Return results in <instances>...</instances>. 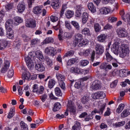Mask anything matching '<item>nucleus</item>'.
<instances>
[{"mask_svg":"<svg viewBox=\"0 0 130 130\" xmlns=\"http://www.w3.org/2000/svg\"><path fill=\"white\" fill-rule=\"evenodd\" d=\"M118 37L120 38H125L127 37V32L124 28H120L117 30Z\"/></svg>","mask_w":130,"mask_h":130,"instance_id":"7","label":"nucleus"},{"mask_svg":"<svg viewBox=\"0 0 130 130\" xmlns=\"http://www.w3.org/2000/svg\"><path fill=\"white\" fill-rule=\"evenodd\" d=\"M81 33L85 36H91V33H90V29L88 28H84L83 29Z\"/></svg>","mask_w":130,"mask_h":130,"instance_id":"34","label":"nucleus"},{"mask_svg":"<svg viewBox=\"0 0 130 130\" xmlns=\"http://www.w3.org/2000/svg\"><path fill=\"white\" fill-rule=\"evenodd\" d=\"M45 53L50 56H54L56 54V50L52 47H48L45 49Z\"/></svg>","mask_w":130,"mask_h":130,"instance_id":"4","label":"nucleus"},{"mask_svg":"<svg viewBox=\"0 0 130 130\" xmlns=\"http://www.w3.org/2000/svg\"><path fill=\"white\" fill-rule=\"evenodd\" d=\"M25 26L27 28L34 29L36 28V20L35 19H27L25 21Z\"/></svg>","mask_w":130,"mask_h":130,"instance_id":"5","label":"nucleus"},{"mask_svg":"<svg viewBox=\"0 0 130 130\" xmlns=\"http://www.w3.org/2000/svg\"><path fill=\"white\" fill-rule=\"evenodd\" d=\"M7 76L9 79H12V77H14V70L13 69H10L9 70Z\"/></svg>","mask_w":130,"mask_h":130,"instance_id":"50","label":"nucleus"},{"mask_svg":"<svg viewBox=\"0 0 130 130\" xmlns=\"http://www.w3.org/2000/svg\"><path fill=\"white\" fill-rule=\"evenodd\" d=\"M74 14V11L68 10L65 13V16L67 19H72Z\"/></svg>","mask_w":130,"mask_h":130,"instance_id":"25","label":"nucleus"},{"mask_svg":"<svg viewBox=\"0 0 130 130\" xmlns=\"http://www.w3.org/2000/svg\"><path fill=\"white\" fill-rule=\"evenodd\" d=\"M34 2H35V0H27V4L29 9L32 8V5L34 4Z\"/></svg>","mask_w":130,"mask_h":130,"instance_id":"63","label":"nucleus"},{"mask_svg":"<svg viewBox=\"0 0 130 130\" xmlns=\"http://www.w3.org/2000/svg\"><path fill=\"white\" fill-rule=\"evenodd\" d=\"M130 115V109H126L123 111V112L121 113V118H125V117H127L128 115Z\"/></svg>","mask_w":130,"mask_h":130,"instance_id":"24","label":"nucleus"},{"mask_svg":"<svg viewBox=\"0 0 130 130\" xmlns=\"http://www.w3.org/2000/svg\"><path fill=\"white\" fill-rule=\"evenodd\" d=\"M91 119H93V116L92 115V114H89L88 115L86 116L84 120L85 121H89Z\"/></svg>","mask_w":130,"mask_h":130,"instance_id":"57","label":"nucleus"},{"mask_svg":"<svg viewBox=\"0 0 130 130\" xmlns=\"http://www.w3.org/2000/svg\"><path fill=\"white\" fill-rule=\"evenodd\" d=\"M40 99L42 102H45L47 100V94H44L40 96Z\"/></svg>","mask_w":130,"mask_h":130,"instance_id":"55","label":"nucleus"},{"mask_svg":"<svg viewBox=\"0 0 130 130\" xmlns=\"http://www.w3.org/2000/svg\"><path fill=\"white\" fill-rule=\"evenodd\" d=\"M55 94L56 96L57 97H61L62 96V92H61V90L59 87H56L54 89Z\"/></svg>","mask_w":130,"mask_h":130,"instance_id":"35","label":"nucleus"},{"mask_svg":"<svg viewBox=\"0 0 130 130\" xmlns=\"http://www.w3.org/2000/svg\"><path fill=\"white\" fill-rule=\"evenodd\" d=\"M82 11H83V5H79L76 6V11L75 12V16L79 18L82 15Z\"/></svg>","mask_w":130,"mask_h":130,"instance_id":"15","label":"nucleus"},{"mask_svg":"<svg viewBox=\"0 0 130 130\" xmlns=\"http://www.w3.org/2000/svg\"><path fill=\"white\" fill-rule=\"evenodd\" d=\"M111 50L115 54H118V52H119V47L116 45H113L111 48Z\"/></svg>","mask_w":130,"mask_h":130,"instance_id":"40","label":"nucleus"},{"mask_svg":"<svg viewBox=\"0 0 130 130\" xmlns=\"http://www.w3.org/2000/svg\"><path fill=\"white\" fill-rule=\"evenodd\" d=\"M97 39L99 42L104 43L106 41V39H107V35L104 34H101L98 36Z\"/></svg>","mask_w":130,"mask_h":130,"instance_id":"17","label":"nucleus"},{"mask_svg":"<svg viewBox=\"0 0 130 130\" xmlns=\"http://www.w3.org/2000/svg\"><path fill=\"white\" fill-rule=\"evenodd\" d=\"M93 99H103L106 96V94L103 91H98L92 95Z\"/></svg>","mask_w":130,"mask_h":130,"instance_id":"9","label":"nucleus"},{"mask_svg":"<svg viewBox=\"0 0 130 130\" xmlns=\"http://www.w3.org/2000/svg\"><path fill=\"white\" fill-rule=\"evenodd\" d=\"M83 40V35L81 34H77L75 35L73 45L76 47Z\"/></svg>","mask_w":130,"mask_h":130,"instance_id":"8","label":"nucleus"},{"mask_svg":"<svg viewBox=\"0 0 130 130\" xmlns=\"http://www.w3.org/2000/svg\"><path fill=\"white\" fill-rule=\"evenodd\" d=\"M60 3L59 0H53L51 3V6L54 10H57L59 9V6Z\"/></svg>","mask_w":130,"mask_h":130,"instance_id":"18","label":"nucleus"},{"mask_svg":"<svg viewBox=\"0 0 130 130\" xmlns=\"http://www.w3.org/2000/svg\"><path fill=\"white\" fill-rule=\"evenodd\" d=\"M13 20L12 19H8L5 24L6 29H9L11 28V26H13Z\"/></svg>","mask_w":130,"mask_h":130,"instance_id":"38","label":"nucleus"},{"mask_svg":"<svg viewBox=\"0 0 130 130\" xmlns=\"http://www.w3.org/2000/svg\"><path fill=\"white\" fill-rule=\"evenodd\" d=\"M71 24L74 26V27L76 29V30H80V25H79V23L76 21H72Z\"/></svg>","mask_w":130,"mask_h":130,"instance_id":"47","label":"nucleus"},{"mask_svg":"<svg viewBox=\"0 0 130 130\" xmlns=\"http://www.w3.org/2000/svg\"><path fill=\"white\" fill-rule=\"evenodd\" d=\"M101 15H107L110 13V9L107 7H102L100 9Z\"/></svg>","mask_w":130,"mask_h":130,"instance_id":"23","label":"nucleus"},{"mask_svg":"<svg viewBox=\"0 0 130 130\" xmlns=\"http://www.w3.org/2000/svg\"><path fill=\"white\" fill-rule=\"evenodd\" d=\"M117 83H118V81L117 80L113 81L112 83H111L110 84L111 88H115V87L117 86Z\"/></svg>","mask_w":130,"mask_h":130,"instance_id":"56","label":"nucleus"},{"mask_svg":"<svg viewBox=\"0 0 130 130\" xmlns=\"http://www.w3.org/2000/svg\"><path fill=\"white\" fill-rule=\"evenodd\" d=\"M100 86H101V84H100V81L98 80H94L92 82L91 87L93 90H98V89L100 88Z\"/></svg>","mask_w":130,"mask_h":130,"instance_id":"19","label":"nucleus"},{"mask_svg":"<svg viewBox=\"0 0 130 130\" xmlns=\"http://www.w3.org/2000/svg\"><path fill=\"white\" fill-rule=\"evenodd\" d=\"M15 21L16 23L20 24V23H22L23 22V19H22V18L20 17L16 16L15 17Z\"/></svg>","mask_w":130,"mask_h":130,"instance_id":"54","label":"nucleus"},{"mask_svg":"<svg viewBox=\"0 0 130 130\" xmlns=\"http://www.w3.org/2000/svg\"><path fill=\"white\" fill-rule=\"evenodd\" d=\"M20 125L21 129L22 130H29L28 125L25 123L23 121H21L20 122Z\"/></svg>","mask_w":130,"mask_h":130,"instance_id":"37","label":"nucleus"},{"mask_svg":"<svg viewBox=\"0 0 130 130\" xmlns=\"http://www.w3.org/2000/svg\"><path fill=\"white\" fill-rule=\"evenodd\" d=\"M35 55L32 52H29L28 56L24 58L25 61L26 65L29 70L34 68V62H33V59L35 58Z\"/></svg>","mask_w":130,"mask_h":130,"instance_id":"1","label":"nucleus"},{"mask_svg":"<svg viewBox=\"0 0 130 130\" xmlns=\"http://www.w3.org/2000/svg\"><path fill=\"white\" fill-rule=\"evenodd\" d=\"M82 20L83 24H86L87 21L89 20V14L87 12H84L82 14Z\"/></svg>","mask_w":130,"mask_h":130,"instance_id":"26","label":"nucleus"},{"mask_svg":"<svg viewBox=\"0 0 130 130\" xmlns=\"http://www.w3.org/2000/svg\"><path fill=\"white\" fill-rule=\"evenodd\" d=\"M103 53H104V47L100 44H96L95 45V58L98 59Z\"/></svg>","mask_w":130,"mask_h":130,"instance_id":"2","label":"nucleus"},{"mask_svg":"<svg viewBox=\"0 0 130 130\" xmlns=\"http://www.w3.org/2000/svg\"><path fill=\"white\" fill-rule=\"evenodd\" d=\"M72 129L73 130H80L81 129V122L76 121L75 124L72 126Z\"/></svg>","mask_w":130,"mask_h":130,"instance_id":"30","label":"nucleus"},{"mask_svg":"<svg viewBox=\"0 0 130 130\" xmlns=\"http://www.w3.org/2000/svg\"><path fill=\"white\" fill-rule=\"evenodd\" d=\"M129 53V49L128 48L124 47L122 49L121 52L120 53V57L123 58L126 56V54Z\"/></svg>","mask_w":130,"mask_h":130,"instance_id":"16","label":"nucleus"},{"mask_svg":"<svg viewBox=\"0 0 130 130\" xmlns=\"http://www.w3.org/2000/svg\"><path fill=\"white\" fill-rule=\"evenodd\" d=\"M66 5L62 6V8L60 10V17H62L63 16V14H64V11H66Z\"/></svg>","mask_w":130,"mask_h":130,"instance_id":"61","label":"nucleus"},{"mask_svg":"<svg viewBox=\"0 0 130 130\" xmlns=\"http://www.w3.org/2000/svg\"><path fill=\"white\" fill-rule=\"evenodd\" d=\"M21 45H22V41L21 40H19L17 42H16L15 48L17 49H20Z\"/></svg>","mask_w":130,"mask_h":130,"instance_id":"52","label":"nucleus"},{"mask_svg":"<svg viewBox=\"0 0 130 130\" xmlns=\"http://www.w3.org/2000/svg\"><path fill=\"white\" fill-rule=\"evenodd\" d=\"M6 36L9 39H14V30L12 28H6Z\"/></svg>","mask_w":130,"mask_h":130,"instance_id":"14","label":"nucleus"},{"mask_svg":"<svg viewBox=\"0 0 130 130\" xmlns=\"http://www.w3.org/2000/svg\"><path fill=\"white\" fill-rule=\"evenodd\" d=\"M90 99L89 98V96L88 95H85L82 99H81V102L82 104H88L89 103V101Z\"/></svg>","mask_w":130,"mask_h":130,"instance_id":"32","label":"nucleus"},{"mask_svg":"<svg viewBox=\"0 0 130 130\" xmlns=\"http://www.w3.org/2000/svg\"><path fill=\"white\" fill-rule=\"evenodd\" d=\"M60 108H61V105L60 103L58 102L55 103L53 108V111H54V112H56V111H58Z\"/></svg>","mask_w":130,"mask_h":130,"instance_id":"31","label":"nucleus"},{"mask_svg":"<svg viewBox=\"0 0 130 130\" xmlns=\"http://www.w3.org/2000/svg\"><path fill=\"white\" fill-rule=\"evenodd\" d=\"M124 108V105L123 104H120L118 108L116 109V112L117 113H120L121 112L122 110H123Z\"/></svg>","mask_w":130,"mask_h":130,"instance_id":"43","label":"nucleus"},{"mask_svg":"<svg viewBox=\"0 0 130 130\" xmlns=\"http://www.w3.org/2000/svg\"><path fill=\"white\" fill-rule=\"evenodd\" d=\"M89 69L84 70V69H80V73L81 75H87L89 74Z\"/></svg>","mask_w":130,"mask_h":130,"instance_id":"53","label":"nucleus"},{"mask_svg":"<svg viewBox=\"0 0 130 130\" xmlns=\"http://www.w3.org/2000/svg\"><path fill=\"white\" fill-rule=\"evenodd\" d=\"M44 91V87L43 86H40V88L38 89L36 94L38 95L43 94Z\"/></svg>","mask_w":130,"mask_h":130,"instance_id":"48","label":"nucleus"},{"mask_svg":"<svg viewBox=\"0 0 130 130\" xmlns=\"http://www.w3.org/2000/svg\"><path fill=\"white\" fill-rule=\"evenodd\" d=\"M80 64L82 67H86L89 64V61L87 60H82L80 62Z\"/></svg>","mask_w":130,"mask_h":130,"instance_id":"51","label":"nucleus"},{"mask_svg":"<svg viewBox=\"0 0 130 130\" xmlns=\"http://www.w3.org/2000/svg\"><path fill=\"white\" fill-rule=\"evenodd\" d=\"M56 77L59 82H63L66 80V76L61 74H57Z\"/></svg>","mask_w":130,"mask_h":130,"instance_id":"33","label":"nucleus"},{"mask_svg":"<svg viewBox=\"0 0 130 130\" xmlns=\"http://www.w3.org/2000/svg\"><path fill=\"white\" fill-rule=\"evenodd\" d=\"M109 49L107 48L105 52L106 59L108 62H111L112 61H116V59L114 58L109 52Z\"/></svg>","mask_w":130,"mask_h":130,"instance_id":"11","label":"nucleus"},{"mask_svg":"<svg viewBox=\"0 0 130 130\" xmlns=\"http://www.w3.org/2000/svg\"><path fill=\"white\" fill-rule=\"evenodd\" d=\"M67 107L69 110V113L71 115H77V108L73 105V103H68Z\"/></svg>","mask_w":130,"mask_h":130,"instance_id":"6","label":"nucleus"},{"mask_svg":"<svg viewBox=\"0 0 130 130\" xmlns=\"http://www.w3.org/2000/svg\"><path fill=\"white\" fill-rule=\"evenodd\" d=\"M105 107H106V103L102 104L101 105L99 110H97V109H94V110L92 111L91 114L93 115L95 113H101V114H103V112L104 111V110L105 109Z\"/></svg>","mask_w":130,"mask_h":130,"instance_id":"12","label":"nucleus"},{"mask_svg":"<svg viewBox=\"0 0 130 130\" xmlns=\"http://www.w3.org/2000/svg\"><path fill=\"white\" fill-rule=\"evenodd\" d=\"M9 42L7 40H1L0 41V50H4L8 46Z\"/></svg>","mask_w":130,"mask_h":130,"instance_id":"20","label":"nucleus"},{"mask_svg":"<svg viewBox=\"0 0 130 130\" xmlns=\"http://www.w3.org/2000/svg\"><path fill=\"white\" fill-rule=\"evenodd\" d=\"M70 72H71V73H72L73 74H80V73H81V69H80V68H79V67H73L70 69Z\"/></svg>","mask_w":130,"mask_h":130,"instance_id":"29","label":"nucleus"},{"mask_svg":"<svg viewBox=\"0 0 130 130\" xmlns=\"http://www.w3.org/2000/svg\"><path fill=\"white\" fill-rule=\"evenodd\" d=\"M124 124H125V121H122L121 122H116L114 125L115 127H120V126H123Z\"/></svg>","mask_w":130,"mask_h":130,"instance_id":"44","label":"nucleus"},{"mask_svg":"<svg viewBox=\"0 0 130 130\" xmlns=\"http://www.w3.org/2000/svg\"><path fill=\"white\" fill-rule=\"evenodd\" d=\"M35 69L38 72H44L45 71V66L42 63H36L35 66Z\"/></svg>","mask_w":130,"mask_h":130,"instance_id":"13","label":"nucleus"},{"mask_svg":"<svg viewBox=\"0 0 130 130\" xmlns=\"http://www.w3.org/2000/svg\"><path fill=\"white\" fill-rule=\"evenodd\" d=\"M36 56L37 57V58L41 60V61H42V60L44 59L43 54H42V52L40 51H37L36 52Z\"/></svg>","mask_w":130,"mask_h":130,"instance_id":"39","label":"nucleus"},{"mask_svg":"<svg viewBox=\"0 0 130 130\" xmlns=\"http://www.w3.org/2000/svg\"><path fill=\"white\" fill-rule=\"evenodd\" d=\"M123 20L125 22H127V25L130 26V15L129 14H126L125 15V18H123Z\"/></svg>","mask_w":130,"mask_h":130,"instance_id":"42","label":"nucleus"},{"mask_svg":"<svg viewBox=\"0 0 130 130\" xmlns=\"http://www.w3.org/2000/svg\"><path fill=\"white\" fill-rule=\"evenodd\" d=\"M32 12L35 15H40L42 13V9L40 6H36L34 7Z\"/></svg>","mask_w":130,"mask_h":130,"instance_id":"21","label":"nucleus"},{"mask_svg":"<svg viewBox=\"0 0 130 130\" xmlns=\"http://www.w3.org/2000/svg\"><path fill=\"white\" fill-rule=\"evenodd\" d=\"M119 76L121 78H125L127 76V70L124 69L119 71Z\"/></svg>","mask_w":130,"mask_h":130,"instance_id":"28","label":"nucleus"},{"mask_svg":"<svg viewBox=\"0 0 130 130\" xmlns=\"http://www.w3.org/2000/svg\"><path fill=\"white\" fill-rule=\"evenodd\" d=\"M87 7L91 13H96V7H95V5H94L93 3L88 4Z\"/></svg>","mask_w":130,"mask_h":130,"instance_id":"27","label":"nucleus"},{"mask_svg":"<svg viewBox=\"0 0 130 130\" xmlns=\"http://www.w3.org/2000/svg\"><path fill=\"white\" fill-rule=\"evenodd\" d=\"M111 114V111H110V108H107V111L105 112L104 116H109Z\"/></svg>","mask_w":130,"mask_h":130,"instance_id":"60","label":"nucleus"},{"mask_svg":"<svg viewBox=\"0 0 130 130\" xmlns=\"http://www.w3.org/2000/svg\"><path fill=\"white\" fill-rule=\"evenodd\" d=\"M22 37L24 41H25V42H27V41H29V40H30V37H29L28 36H27L25 34L22 35Z\"/></svg>","mask_w":130,"mask_h":130,"instance_id":"58","label":"nucleus"},{"mask_svg":"<svg viewBox=\"0 0 130 130\" xmlns=\"http://www.w3.org/2000/svg\"><path fill=\"white\" fill-rule=\"evenodd\" d=\"M17 89L18 91V95H19V96H22V95H23V88L22 86H18Z\"/></svg>","mask_w":130,"mask_h":130,"instance_id":"59","label":"nucleus"},{"mask_svg":"<svg viewBox=\"0 0 130 130\" xmlns=\"http://www.w3.org/2000/svg\"><path fill=\"white\" fill-rule=\"evenodd\" d=\"M53 28L56 31H57V30H60V22H58L57 24L55 26H53Z\"/></svg>","mask_w":130,"mask_h":130,"instance_id":"64","label":"nucleus"},{"mask_svg":"<svg viewBox=\"0 0 130 130\" xmlns=\"http://www.w3.org/2000/svg\"><path fill=\"white\" fill-rule=\"evenodd\" d=\"M77 59L76 58H71L67 61V66H72L75 63V62H77Z\"/></svg>","mask_w":130,"mask_h":130,"instance_id":"45","label":"nucleus"},{"mask_svg":"<svg viewBox=\"0 0 130 130\" xmlns=\"http://www.w3.org/2000/svg\"><path fill=\"white\" fill-rule=\"evenodd\" d=\"M94 31L98 33V32H100L101 31V26L99 23H95L94 25Z\"/></svg>","mask_w":130,"mask_h":130,"instance_id":"46","label":"nucleus"},{"mask_svg":"<svg viewBox=\"0 0 130 130\" xmlns=\"http://www.w3.org/2000/svg\"><path fill=\"white\" fill-rule=\"evenodd\" d=\"M55 85V80L53 79H50L48 83V87L49 89H52L54 85Z\"/></svg>","mask_w":130,"mask_h":130,"instance_id":"36","label":"nucleus"},{"mask_svg":"<svg viewBox=\"0 0 130 130\" xmlns=\"http://www.w3.org/2000/svg\"><path fill=\"white\" fill-rule=\"evenodd\" d=\"M44 42L45 44H48L49 43L54 42V40L53 38L48 37L44 40Z\"/></svg>","mask_w":130,"mask_h":130,"instance_id":"41","label":"nucleus"},{"mask_svg":"<svg viewBox=\"0 0 130 130\" xmlns=\"http://www.w3.org/2000/svg\"><path fill=\"white\" fill-rule=\"evenodd\" d=\"M84 86H85V83L79 80L76 82L74 87L76 89H82Z\"/></svg>","mask_w":130,"mask_h":130,"instance_id":"22","label":"nucleus"},{"mask_svg":"<svg viewBox=\"0 0 130 130\" xmlns=\"http://www.w3.org/2000/svg\"><path fill=\"white\" fill-rule=\"evenodd\" d=\"M50 20L51 22H56V21H58V17L51 15L50 16Z\"/></svg>","mask_w":130,"mask_h":130,"instance_id":"62","label":"nucleus"},{"mask_svg":"<svg viewBox=\"0 0 130 130\" xmlns=\"http://www.w3.org/2000/svg\"><path fill=\"white\" fill-rule=\"evenodd\" d=\"M75 54V51L74 50H70L65 53L64 56L65 57H68V56H73Z\"/></svg>","mask_w":130,"mask_h":130,"instance_id":"49","label":"nucleus"},{"mask_svg":"<svg viewBox=\"0 0 130 130\" xmlns=\"http://www.w3.org/2000/svg\"><path fill=\"white\" fill-rule=\"evenodd\" d=\"M22 80H27L29 81L30 80V78H31V73L29 72L28 69L26 68V67H22Z\"/></svg>","mask_w":130,"mask_h":130,"instance_id":"3","label":"nucleus"},{"mask_svg":"<svg viewBox=\"0 0 130 130\" xmlns=\"http://www.w3.org/2000/svg\"><path fill=\"white\" fill-rule=\"evenodd\" d=\"M17 9L18 13H24L25 10H26V4H25V2H24L23 1L19 2Z\"/></svg>","mask_w":130,"mask_h":130,"instance_id":"10","label":"nucleus"}]
</instances>
